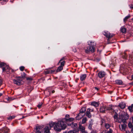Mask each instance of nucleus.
Masks as SVG:
<instances>
[{
    "mask_svg": "<svg viewBox=\"0 0 133 133\" xmlns=\"http://www.w3.org/2000/svg\"><path fill=\"white\" fill-rule=\"evenodd\" d=\"M87 75L85 74L81 75L80 76V79L81 81L84 80L86 77Z\"/></svg>",
    "mask_w": 133,
    "mask_h": 133,
    "instance_id": "2eb2a0df",
    "label": "nucleus"
},
{
    "mask_svg": "<svg viewBox=\"0 0 133 133\" xmlns=\"http://www.w3.org/2000/svg\"><path fill=\"white\" fill-rule=\"evenodd\" d=\"M114 118L115 119H118V118L117 114L116 115H115L114 116Z\"/></svg>",
    "mask_w": 133,
    "mask_h": 133,
    "instance_id": "a18cd8bd",
    "label": "nucleus"
},
{
    "mask_svg": "<svg viewBox=\"0 0 133 133\" xmlns=\"http://www.w3.org/2000/svg\"><path fill=\"white\" fill-rule=\"evenodd\" d=\"M110 126V125L108 123H106L105 124V127L107 129H109Z\"/></svg>",
    "mask_w": 133,
    "mask_h": 133,
    "instance_id": "bb28decb",
    "label": "nucleus"
},
{
    "mask_svg": "<svg viewBox=\"0 0 133 133\" xmlns=\"http://www.w3.org/2000/svg\"><path fill=\"white\" fill-rule=\"evenodd\" d=\"M126 105L125 103L123 102L120 103L118 105V106L122 109L125 108Z\"/></svg>",
    "mask_w": 133,
    "mask_h": 133,
    "instance_id": "f8f14e48",
    "label": "nucleus"
},
{
    "mask_svg": "<svg viewBox=\"0 0 133 133\" xmlns=\"http://www.w3.org/2000/svg\"><path fill=\"white\" fill-rule=\"evenodd\" d=\"M106 110V107L103 106L101 107L100 109V111L101 112L105 113Z\"/></svg>",
    "mask_w": 133,
    "mask_h": 133,
    "instance_id": "4468645a",
    "label": "nucleus"
},
{
    "mask_svg": "<svg viewBox=\"0 0 133 133\" xmlns=\"http://www.w3.org/2000/svg\"><path fill=\"white\" fill-rule=\"evenodd\" d=\"M116 83L117 84H122L123 83L122 81L121 80H117L115 81Z\"/></svg>",
    "mask_w": 133,
    "mask_h": 133,
    "instance_id": "4be33fe9",
    "label": "nucleus"
},
{
    "mask_svg": "<svg viewBox=\"0 0 133 133\" xmlns=\"http://www.w3.org/2000/svg\"><path fill=\"white\" fill-rule=\"evenodd\" d=\"M55 123H54L53 122H50V128L51 127H54L55 125Z\"/></svg>",
    "mask_w": 133,
    "mask_h": 133,
    "instance_id": "e433bc0d",
    "label": "nucleus"
},
{
    "mask_svg": "<svg viewBox=\"0 0 133 133\" xmlns=\"http://www.w3.org/2000/svg\"><path fill=\"white\" fill-rule=\"evenodd\" d=\"M8 1V0H0V2H1V1H3V2L4 3H5L6 2ZM1 3L2 4H3L4 3Z\"/></svg>",
    "mask_w": 133,
    "mask_h": 133,
    "instance_id": "37998d69",
    "label": "nucleus"
},
{
    "mask_svg": "<svg viewBox=\"0 0 133 133\" xmlns=\"http://www.w3.org/2000/svg\"><path fill=\"white\" fill-rule=\"evenodd\" d=\"M130 15H129L128 16L125 17L123 19L124 22H125L127 21L128 19L130 18Z\"/></svg>",
    "mask_w": 133,
    "mask_h": 133,
    "instance_id": "c85d7f7f",
    "label": "nucleus"
},
{
    "mask_svg": "<svg viewBox=\"0 0 133 133\" xmlns=\"http://www.w3.org/2000/svg\"><path fill=\"white\" fill-rule=\"evenodd\" d=\"M113 109L112 107L111 106H109V107H106V110H109Z\"/></svg>",
    "mask_w": 133,
    "mask_h": 133,
    "instance_id": "cd10ccee",
    "label": "nucleus"
},
{
    "mask_svg": "<svg viewBox=\"0 0 133 133\" xmlns=\"http://www.w3.org/2000/svg\"><path fill=\"white\" fill-rule=\"evenodd\" d=\"M121 57L123 58H124L125 59H126L127 58V55L126 53L125 52L121 54Z\"/></svg>",
    "mask_w": 133,
    "mask_h": 133,
    "instance_id": "a211bd4d",
    "label": "nucleus"
},
{
    "mask_svg": "<svg viewBox=\"0 0 133 133\" xmlns=\"http://www.w3.org/2000/svg\"><path fill=\"white\" fill-rule=\"evenodd\" d=\"M133 108V104H131V106L128 107V109L130 112H132L133 111L132 108Z\"/></svg>",
    "mask_w": 133,
    "mask_h": 133,
    "instance_id": "5701e85b",
    "label": "nucleus"
},
{
    "mask_svg": "<svg viewBox=\"0 0 133 133\" xmlns=\"http://www.w3.org/2000/svg\"><path fill=\"white\" fill-rule=\"evenodd\" d=\"M70 117V116L69 115H66L65 116L66 117L69 118Z\"/></svg>",
    "mask_w": 133,
    "mask_h": 133,
    "instance_id": "603ef678",
    "label": "nucleus"
},
{
    "mask_svg": "<svg viewBox=\"0 0 133 133\" xmlns=\"http://www.w3.org/2000/svg\"><path fill=\"white\" fill-rule=\"evenodd\" d=\"M70 126L72 128L75 129L77 127V125L76 123L72 122L70 124Z\"/></svg>",
    "mask_w": 133,
    "mask_h": 133,
    "instance_id": "ddd939ff",
    "label": "nucleus"
},
{
    "mask_svg": "<svg viewBox=\"0 0 133 133\" xmlns=\"http://www.w3.org/2000/svg\"><path fill=\"white\" fill-rule=\"evenodd\" d=\"M57 123L61 130H64L66 128L67 126L66 123L65 122L64 119H63L62 120H59Z\"/></svg>",
    "mask_w": 133,
    "mask_h": 133,
    "instance_id": "f03ea898",
    "label": "nucleus"
},
{
    "mask_svg": "<svg viewBox=\"0 0 133 133\" xmlns=\"http://www.w3.org/2000/svg\"><path fill=\"white\" fill-rule=\"evenodd\" d=\"M14 98H11V97H8L7 98V99L8 100V101H12V100H13L14 99Z\"/></svg>",
    "mask_w": 133,
    "mask_h": 133,
    "instance_id": "4c0bfd02",
    "label": "nucleus"
},
{
    "mask_svg": "<svg viewBox=\"0 0 133 133\" xmlns=\"http://www.w3.org/2000/svg\"><path fill=\"white\" fill-rule=\"evenodd\" d=\"M3 128L0 129V133H1L3 131ZM9 130L8 129L6 131H4L3 133H8V132Z\"/></svg>",
    "mask_w": 133,
    "mask_h": 133,
    "instance_id": "f704fd0d",
    "label": "nucleus"
},
{
    "mask_svg": "<svg viewBox=\"0 0 133 133\" xmlns=\"http://www.w3.org/2000/svg\"><path fill=\"white\" fill-rule=\"evenodd\" d=\"M65 63V62L64 61L61 62V65L58 67L56 70L57 72L60 71L63 69V67L64 66Z\"/></svg>",
    "mask_w": 133,
    "mask_h": 133,
    "instance_id": "39448f33",
    "label": "nucleus"
},
{
    "mask_svg": "<svg viewBox=\"0 0 133 133\" xmlns=\"http://www.w3.org/2000/svg\"><path fill=\"white\" fill-rule=\"evenodd\" d=\"M85 115L86 116H87L89 118H90L91 117V115L90 112L88 111H86L85 112Z\"/></svg>",
    "mask_w": 133,
    "mask_h": 133,
    "instance_id": "aec40b11",
    "label": "nucleus"
},
{
    "mask_svg": "<svg viewBox=\"0 0 133 133\" xmlns=\"http://www.w3.org/2000/svg\"><path fill=\"white\" fill-rule=\"evenodd\" d=\"M24 69V67L23 66H21L20 67L19 69L22 71H23Z\"/></svg>",
    "mask_w": 133,
    "mask_h": 133,
    "instance_id": "ea45409f",
    "label": "nucleus"
},
{
    "mask_svg": "<svg viewBox=\"0 0 133 133\" xmlns=\"http://www.w3.org/2000/svg\"><path fill=\"white\" fill-rule=\"evenodd\" d=\"M68 133H74V132L72 131H69Z\"/></svg>",
    "mask_w": 133,
    "mask_h": 133,
    "instance_id": "864d4df0",
    "label": "nucleus"
},
{
    "mask_svg": "<svg viewBox=\"0 0 133 133\" xmlns=\"http://www.w3.org/2000/svg\"><path fill=\"white\" fill-rule=\"evenodd\" d=\"M45 73L46 74H48L49 73V71H45Z\"/></svg>",
    "mask_w": 133,
    "mask_h": 133,
    "instance_id": "09e8293b",
    "label": "nucleus"
},
{
    "mask_svg": "<svg viewBox=\"0 0 133 133\" xmlns=\"http://www.w3.org/2000/svg\"><path fill=\"white\" fill-rule=\"evenodd\" d=\"M129 116L128 114L125 113L124 112H122L119 115V119L120 120L121 122H122L123 123V124H121L122 130L124 131L125 130V128L127 126V125L125 124L127 123L126 120L128 119Z\"/></svg>",
    "mask_w": 133,
    "mask_h": 133,
    "instance_id": "f257e3e1",
    "label": "nucleus"
},
{
    "mask_svg": "<svg viewBox=\"0 0 133 133\" xmlns=\"http://www.w3.org/2000/svg\"><path fill=\"white\" fill-rule=\"evenodd\" d=\"M99 103L98 102H92L91 103V105L95 107H97L99 105Z\"/></svg>",
    "mask_w": 133,
    "mask_h": 133,
    "instance_id": "dca6fc26",
    "label": "nucleus"
},
{
    "mask_svg": "<svg viewBox=\"0 0 133 133\" xmlns=\"http://www.w3.org/2000/svg\"><path fill=\"white\" fill-rule=\"evenodd\" d=\"M26 74H25L23 72L22 74V78H24Z\"/></svg>",
    "mask_w": 133,
    "mask_h": 133,
    "instance_id": "a19ab883",
    "label": "nucleus"
},
{
    "mask_svg": "<svg viewBox=\"0 0 133 133\" xmlns=\"http://www.w3.org/2000/svg\"><path fill=\"white\" fill-rule=\"evenodd\" d=\"M129 84L130 85H133V82H132L131 83H129Z\"/></svg>",
    "mask_w": 133,
    "mask_h": 133,
    "instance_id": "69168bd1",
    "label": "nucleus"
},
{
    "mask_svg": "<svg viewBox=\"0 0 133 133\" xmlns=\"http://www.w3.org/2000/svg\"><path fill=\"white\" fill-rule=\"evenodd\" d=\"M87 121V119L86 117H84L83 118L82 120V124H84Z\"/></svg>",
    "mask_w": 133,
    "mask_h": 133,
    "instance_id": "473e14b6",
    "label": "nucleus"
},
{
    "mask_svg": "<svg viewBox=\"0 0 133 133\" xmlns=\"http://www.w3.org/2000/svg\"><path fill=\"white\" fill-rule=\"evenodd\" d=\"M93 110L91 109L90 108H88L87 109V111H88L89 112H91L93 111Z\"/></svg>",
    "mask_w": 133,
    "mask_h": 133,
    "instance_id": "49530a36",
    "label": "nucleus"
},
{
    "mask_svg": "<svg viewBox=\"0 0 133 133\" xmlns=\"http://www.w3.org/2000/svg\"><path fill=\"white\" fill-rule=\"evenodd\" d=\"M79 128L81 132L85 130V128L81 125H79Z\"/></svg>",
    "mask_w": 133,
    "mask_h": 133,
    "instance_id": "a878e982",
    "label": "nucleus"
},
{
    "mask_svg": "<svg viewBox=\"0 0 133 133\" xmlns=\"http://www.w3.org/2000/svg\"><path fill=\"white\" fill-rule=\"evenodd\" d=\"M100 60V59L99 58H96L95 59V61L97 62H99Z\"/></svg>",
    "mask_w": 133,
    "mask_h": 133,
    "instance_id": "de8ad7c7",
    "label": "nucleus"
},
{
    "mask_svg": "<svg viewBox=\"0 0 133 133\" xmlns=\"http://www.w3.org/2000/svg\"><path fill=\"white\" fill-rule=\"evenodd\" d=\"M85 115L79 112L76 117V119L77 120H79L82 118Z\"/></svg>",
    "mask_w": 133,
    "mask_h": 133,
    "instance_id": "1a4fd4ad",
    "label": "nucleus"
},
{
    "mask_svg": "<svg viewBox=\"0 0 133 133\" xmlns=\"http://www.w3.org/2000/svg\"><path fill=\"white\" fill-rule=\"evenodd\" d=\"M90 133H96L95 131H92Z\"/></svg>",
    "mask_w": 133,
    "mask_h": 133,
    "instance_id": "680f3d73",
    "label": "nucleus"
},
{
    "mask_svg": "<svg viewBox=\"0 0 133 133\" xmlns=\"http://www.w3.org/2000/svg\"><path fill=\"white\" fill-rule=\"evenodd\" d=\"M64 119V121H65L66 122H71L73 121L74 120V119L72 118H65L63 119Z\"/></svg>",
    "mask_w": 133,
    "mask_h": 133,
    "instance_id": "6ab92c4d",
    "label": "nucleus"
},
{
    "mask_svg": "<svg viewBox=\"0 0 133 133\" xmlns=\"http://www.w3.org/2000/svg\"><path fill=\"white\" fill-rule=\"evenodd\" d=\"M88 45L89 46L94 47L96 45V43L92 41H89L88 42Z\"/></svg>",
    "mask_w": 133,
    "mask_h": 133,
    "instance_id": "9d476101",
    "label": "nucleus"
},
{
    "mask_svg": "<svg viewBox=\"0 0 133 133\" xmlns=\"http://www.w3.org/2000/svg\"><path fill=\"white\" fill-rule=\"evenodd\" d=\"M26 79L27 80H32V78H30V77L27 78Z\"/></svg>",
    "mask_w": 133,
    "mask_h": 133,
    "instance_id": "8fccbe9b",
    "label": "nucleus"
},
{
    "mask_svg": "<svg viewBox=\"0 0 133 133\" xmlns=\"http://www.w3.org/2000/svg\"><path fill=\"white\" fill-rule=\"evenodd\" d=\"M131 133H133V129L132 128L131 131Z\"/></svg>",
    "mask_w": 133,
    "mask_h": 133,
    "instance_id": "4d7b16f0",
    "label": "nucleus"
},
{
    "mask_svg": "<svg viewBox=\"0 0 133 133\" xmlns=\"http://www.w3.org/2000/svg\"><path fill=\"white\" fill-rule=\"evenodd\" d=\"M95 50V48L94 47L89 46H88L87 49L85 50V52L87 53H89L90 51L92 52H94Z\"/></svg>",
    "mask_w": 133,
    "mask_h": 133,
    "instance_id": "20e7f679",
    "label": "nucleus"
},
{
    "mask_svg": "<svg viewBox=\"0 0 133 133\" xmlns=\"http://www.w3.org/2000/svg\"><path fill=\"white\" fill-rule=\"evenodd\" d=\"M126 133H130L129 131H126Z\"/></svg>",
    "mask_w": 133,
    "mask_h": 133,
    "instance_id": "338daca9",
    "label": "nucleus"
},
{
    "mask_svg": "<svg viewBox=\"0 0 133 133\" xmlns=\"http://www.w3.org/2000/svg\"><path fill=\"white\" fill-rule=\"evenodd\" d=\"M55 92V91L54 90H52V91H51V92H52V93L53 94V93H54Z\"/></svg>",
    "mask_w": 133,
    "mask_h": 133,
    "instance_id": "e2e57ef3",
    "label": "nucleus"
},
{
    "mask_svg": "<svg viewBox=\"0 0 133 133\" xmlns=\"http://www.w3.org/2000/svg\"><path fill=\"white\" fill-rule=\"evenodd\" d=\"M103 34L104 36L108 38V39H109L110 38L112 37V35L108 32H104L103 33Z\"/></svg>",
    "mask_w": 133,
    "mask_h": 133,
    "instance_id": "6e6552de",
    "label": "nucleus"
},
{
    "mask_svg": "<svg viewBox=\"0 0 133 133\" xmlns=\"http://www.w3.org/2000/svg\"><path fill=\"white\" fill-rule=\"evenodd\" d=\"M112 130L111 129H109V130L107 131V132H106L105 131H103L101 133H112Z\"/></svg>",
    "mask_w": 133,
    "mask_h": 133,
    "instance_id": "c756f323",
    "label": "nucleus"
},
{
    "mask_svg": "<svg viewBox=\"0 0 133 133\" xmlns=\"http://www.w3.org/2000/svg\"><path fill=\"white\" fill-rule=\"evenodd\" d=\"M132 123L133 124V116H132Z\"/></svg>",
    "mask_w": 133,
    "mask_h": 133,
    "instance_id": "774afa93",
    "label": "nucleus"
},
{
    "mask_svg": "<svg viewBox=\"0 0 133 133\" xmlns=\"http://www.w3.org/2000/svg\"><path fill=\"white\" fill-rule=\"evenodd\" d=\"M66 57H63L62 58H61V59L59 61L58 63V65H59V64L61 62H62V61H63L66 59Z\"/></svg>",
    "mask_w": 133,
    "mask_h": 133,
    "instance_id": "7c9ffc66",
    "label": "nucleus"
},
{
    "mask_svg": "<svg viewBox=\"0 0 133 133\" xmlns=\"http://www.w3.org/2000/svg\"><path fill=\"white\" fill-rule=\"evenodd\" d=\"M54 128L55 130L58 131H60L61 130L59 125L57 123H55Z\"/></svg>",
    "mask_w": 133,
    "mask_h": 133,
    "instance_id": "0eeeda50",
    "label": "nucleus"
},
{
    "mask_svg": "<svg viewBox=\"0 0 133 133\" xmlns=\"http://www.w3.org/2000/svg\"><path fill=\"white\" fill-rule=\"evenodd\" d=\"M128 126L130 128H131L132 127V125L131 122H129L128 124Z\"/></svg>",
    "mask_w": 133,
    "mask_h": 133,
    "instance_id": "58836bf2",
    "label": "nucleus"
},
{
    "mask_svg": "<svg viewBox=\"0 0 133 133\" xmlns=\"http://www.w3.org/2000/svg\"><path fill=\"white\" fill-rule=\"evenodd\" d=\"M40 130V129L39 127H36V133H41Z\"/></svg>",
    "mask_w": 133,
    "mask_h": 133,
    "instance_id": "b1692460",
    "label": "nucleus"
},
{
    "mask_svg": "<svg viewBox=\"0 0 133 133\" xmlns=\"http://www.w3.org/2000/svg\"><path fill=\"white\" fill-rule=\"evenodd\" d=\"M130 8L131 9H133V5H131L130 6Z\"/></svg>",
    "mask_w": 133,
    "mask_h": 133,
    "instance_id": "13d9d810",
    "label": "nucleus"
},
{
    "mask_svg": "<svg viewBox=\"0 0 133 133\" xmlns=\"http://www.w3.org/2000/svg\"><path fill=\"white\" fill-rule=\"evenodd\" d=\"M94 88L95 89L97 90V91H98V89L96 87H95Z\"/></svg>",
    "mask_w": 133,
    "mask_h": 133,
    "instance_id": "052dcab7",
    "label": "nucleus"
},
{
    "mask_svg": "<svg viewBox=\"0 0 133 133\" xmlns=\"http://www.w3.org/2000/svg\"><path fill=\"white\" fill-rule=\"evenodd\" d=\"M73 51L74 52H76V50L75 48H74V49H73Z\"/></svg>",
    "mask_w": 133,
    "mask_h": 133,
    "instance_id": "3c124183",
    "label": "nucleus"
},
{
    "mask_svg": "<svg viewBox=\"0 0 133 133\" xmlns=\"http://www.w3.org/2000/svg\"><path fill=\"white\" fill-rule=\"evenodd\" d=\"M2 84V80L0 79V86H1Z\"/></svg>",
    "mask_w": 133,
    "mask_h": 133,
    "instance_id": "6e6d98bb",
    "label": "nucleus"
},
{
    "mask_svg": "<svg viewBox=\"0 0 133 133\" xmlns=\"http://www.w3.org/2000/svg\"><path fill=\"white\" fill-rule=\"evenodd\" d=\"M121 31L122 33H125L126 32V29L124 27H122L121 29Z\"/></svg>",
    "mask_w": 133,
    "mask_h": 133,
    "instance_id": "412c9836",
    "label": "nucleus"
},
{
    "mask_svg": "<svg viewBox=\"0 0 133 133\" xmlns=\"http://www.w3.org/2000/svg\"><path fill=\"white\" fill-rule=\"evenodd\" d=\"M42 105V103H39L37 105V107L39 108H41Z\"/></svg>",
    "mask_w": 133,
    "mask_h": 133,
    "instance_id": "c9c22d12",
    "label": "nucleus"
},
{
    "mask_svg": "<svg viewBox=\"0 0 133 133\" xmlns=\"http://www.w3.org/2000/svg\"><path fill=\"white\" fill-rule=\"evenodd\" d=\"M54 71H55L54 70H50V72H51V73H52L54 72Z\"/></svg>",
    "mask_w": 133,
    "mask_h": 133,
    "instance_id": "0e129e2a",
    "label": "nucleus"
},
{
    "mask_svg": "<svg viewBox=\"0 0 133 133\" xmlns=\"http://www.w3.org/2000/svg\"><path fill=\"white\" fill-rule=\"evenodd\" d=\"M50 126V124L46 126L44 128V133H49V127Z\"/></svg>",
    "mask_w": 133,
    "mask_h": 133,
    "instance_id": "9b49d317",
    "label": "nucleus"
},
{
    "mask_svg": "<svg viewBox=\"0 0 133 133\" xmlns=\"http://www.w3.org/2000/svg\"><path fill=\"white\" fill-rule=\"evenodd\" d=\"M106 123L105 119L104 118H102L101 119V125H103V124H105Z\"/></svg>",
    "mask_w": 133,
    "mask_h": 133,
    "instance_id": "393cba45",
    "label": "nucleus"
},
{
    "mask_svg": "<svg viewBox=\"0 0 133 133\" xmlns=\"http://www.w3.org/2000/svg\"><path fill=\"white\" fill-rule=\"evenodd\" d=\"M108 93L110 94H111L112 93V91H108Z\"/></svg>",
    "mask_w": 133,
    "mask_h": 133,
    "instance_id": "5fc2aeb1",
    "label": "nucleus"
},
{
    "mask_svg": "<svg viewBox=\"0 0 133 133\" xmlns=\"http://www.w3.org/2000/svg\"><path fill=\"white\" fill-rule=\"evenodd\" d=\"M6 65L5 63L3 62H2L0 63V67L2 68L3 67L6 66Z\"/></svg>",
    "mask_w": 133,
    "mask_h": 133,
    "instance_id": "72a5a7b5",
    "label": "nucleus"
},
{
    "mask_svg": "<svg viewBox=\"0 0 133 133\" xmlns=\"http://www.w3.org/2000/svg\"><path fill=\"white\" fill-rule=\"evenodd\" d=\"M7 69H9V66L6 65V66H4L3 67V71H5Z\"/></svg>",
    "mask_w": 133,
    "mask_h": 133,
    "instance_id": "2f4dec72",
    "label": "nucleus"
},
{
    "mask_svg": "<svg viewBox=\"0 0 133 133\" xmlns=\"http://www.w3.org/2000/svg\"><path fill=\"white\" fill-rule=\"evenodd\" d=\"M81 132L82 133H87V132H86L85 130L82 131Z\"/></svg>",
    "mask_w": 133,
    "mask_h": 133,
    "instance_id": "bf43d9fd",
    "label": "nucleus"
},
{
    "mask_svg": "<svg viewBox=\"0 0 133 133\" xmlns=\"http://www.w3.org/2000/svg\"><path fill=\"white\" fill-rule=\"evenodd\" d=\"M22 81L21 77H18L16 79H14L13 80V82L14 84L19 85L22 84Z\"/></svg>",
    "mask_w": 133,
    "mask_h": 133,
    "instance_id": "7ed1b4c3",
    "label": "nucleus"
},
{
    "mask_svg": "<svg viewBox=\"0 0 133 133\" xmlns=\"http://www.w3.org/2000/svg\"><path fill=\"white\" fill-rule=\"evenodd\" d=\"M92 125L91 123H90L89 124V125L88 127V128L90 130H91L92 129Z\"/></svg>",
    "mask_w": 133,
    "mask_h": 133,
    "instance_id": "79ce46f5",
    "label": "nucleus"
},
{
    "mask_svg": "<svg viewBox=\"0 0 133 133\" xmlns=\"http://www.w3.org/2000/svg\"><path fill=\"white\" fill-rule=\"evenodd\" d=\"M105 75V72L103 71H100L98 73V76L100 78H102L104 77Z\"/></svg>",
    "mask_w": 133,
    "mask_h": 133,
    "instance_id": "423d86ee",
    "label": "nucleus"
},
{
    "mask_svg": "<svg viewBox=\"0 0 133 133\" xmlns=\"http://www.w3.org/2000/svg\"><path fill=\"white\" fill-rule=\"evenodd\" d=\"M86 110V108L84 107H83L80 109L79 112L85 115V112Z\"/></svg>",
    "mask_w": 133,
    "mask_h": 133,
    "instance_id": "f3484780",
    "label": "nucleus"
},
{
    "mask_svg": "<svg viewBox=\"0 0 133 133\" xmlns=\"http://www.w3.org/2000/svg\"><path fill=\"white\" fill-rule=\"evenodd\" d=\"M15 117L14 116H9L8 118V119H12L14 118Z\"/></svg>",
    "mask_w": 133,
    "mask_h": 133,
    "instance_id": "c03bdc74",
    "label": "nucleus"
}]
</instances>
